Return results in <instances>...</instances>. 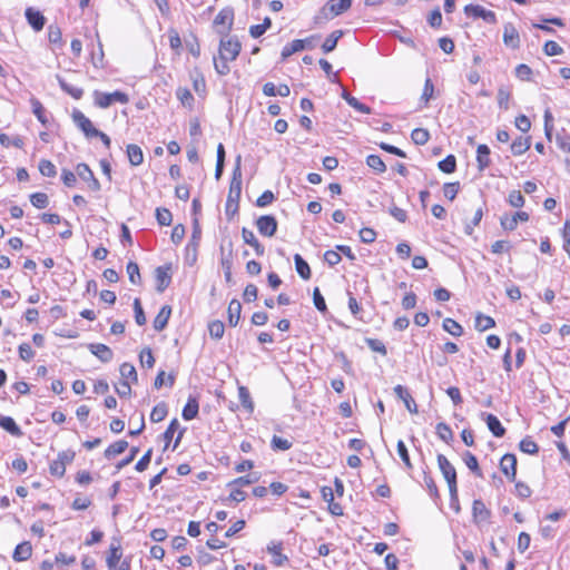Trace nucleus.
Here are the masks:
<instances>
[{"label":"nucleus","instance_id":"1","mask_svg":"<svg viewBox=\"0 0 570 570\" xmlns=\"http://www.w3.org/2000/svg\"><path fill=\"white\" fill-rule=\"evenodd\" d=\"M438 465L448 483L451 498L452 499L456 498L458 485H456L455 468L443 454H438Z\"/></svg>","mask_w":570,"mask_h":570},{"label":"nucleus","instance_id":"2","mask_svg":"<svg viewBox=\"0 0 570 570\" xmlns=\"http://www.w3.org/2000/svg\"><path fill=\"white\" fill-rule=\"evenodd\" d=\"M95 105L99 108L106 109L110 107L114 102L127 104L129 101V97L127 94L122 91L115 92H101L99 90H95L94 94Z\"/></svg>","mask_w":570,"mask_h":570},{"label":"nucleus","instance_id":"3","mask_svg":"<svg viewBox=\"0 0 570 570\" xmlns=\"http://www.w3.org/2000/svg\"><path fill=\"white\" fill-rule=\"evenodd\" d=\"M240 42L236 38H227L220 40L219 59L233 61L240 51Z\"/></svg>","mask_w":570,"mask_h":570},{"label":"nucleus","instance_id":"4","mask_svg":"<svg viewBox=\"0 0 570 570\" xmlns=\"http://www.w3.org/2000/svg\"><path fill=\"white\" fill-rule=\"evenodd\" d=\"M72 120L75 125L83 132L87 138L97 136L98 129L92 125L91 120L80 110H73Z\"/></svg>","mask_w":570,"mask_h":570},{"label":"nucleus","instance_id":"5","mask_svg":"<svg viewBox=\"0 0 570 570\" xmlns=\"http://www.w3.org/2000/svg\"><path fill=\"white\" fill-rule=\"evenodd\" d=\"M464 13L474 19L481 18L489 23H494L497 21L495 13L491 10H487L480 4H468L464 7Z\"/></svg>","mask_w":570,"mask_h":570},{"label":"nucleus","instance_id":"6","mask_svg":"<svg viewBox=\"0 0 570 570\" xmlns=\"http://www.w3.org/2000/svg\"><path fill=\"white\" fill-rule=\"evenodd\" d=\"M256 227L261 235L272 237L277 230V222L272 215H263L257 218Z\"/></svg>","mask_w":570,"mask_h":570},{"label":"nucleus","instance_id":"7","mask_svg":"<svg viewBox=\"0 0 570 570\" xmlns=\"http://www.w3.org/2000/svg\"><path fill=\"white\" fill-rule=\"evenodd\" d=\"M77 176L83 181L88 183V186L91 190L98 191L101 186L98 179L95 177L92 170L89 168L87 164H78L76 167Z\"/></svg>","mask_w":570,"mask_h":570},{"label":"nucleus","instance_id":"8","mask_svg":"<svg viewBox=\"0 0 570 570\" xmlns=\"http://www.w3.org/2000/svg\"><path fill=\"white\" fill-rule=\"evenodd\" d=\"M529 214L527 212H517L513 215H503L500 218L501 227L504 230H514L519 222H528Z\"/></svg>","mask_w":570,"mask_h":570},{"label":"nucleus","instance_id":"9","mask_svg":"<svg viewBox=\"0 0 570 570\" xmlns=\"http://www.w3.org/2000/svg\"><path fill=\"white\" fill-rule=\"evenodd\" d=\"M242 156L238 155L235 160V167L233 170V177L229 187V197L235 195L239 197L242 191Z\"/></svg>","mask_w":570,"mask_h":570},{"label":"nucleus","instance_id":"10","mask_svg":"<svg viewBox=\"0 0 570 570\" xmlns=\"http://www.w3.org/2000/svg\"><path fill=\"white\" fill-rule=\"evenodd\" d=\"M500 469L502 473L510 480L515 481L517 476V458L512 453H507L500 461Z\"/></svg>","mask_w":570,"mask_h":570},{"label":"nucleus","instance_id":"11","mask_svg":"<svg viewBox=\"0 0 570 570\" xmlns=\"http://www.w3.org/2000/svg\"><path fill=\"white\" fill-rule=\"evenodd\" d=\"M234 20V11L230 8L222 9L214 19L215 26H223L224 29L219 30V33L226 36L227 32L232 29Z\"/></svg>","mask_w":570,"mask_h":570},{"label":"nucleus","instance_id":"12","mask_svg":"<svg viewBox=\"0 0 570 570\" xmlns=\"http://www.w3.org/2000/svg\"><path fill=\"white\" fill-rule=\"evenodd\" d=\"M352 6V0H328L322 12L325 13L327 10L332 17H336L347 11Z\"/></svg>","mask_w":570,"mask_h":570},{"label":"nucleus","instance_id":"13","mask_svg":"<svg viewBox=\"0 0 570 570\" xmlns=\"http://www.w3.org/2000/svg\"><path fill=\"white\" fill-rule=\"evenodd\" d=\"M315 39H316V36H311V37H308L306 39L293 40L292 42L287 43L283 48V50H282V58L286 59V58L291 57L292 55H294L295 52L304 50L305 49V43L309 42L312 40H315Z\"/></svg>","mask_w":570,"mask_h":570},{"label":"nucleus","instance_id":"14","mask_svg":"<svg viewBox=\"0 0 570 570\" xmlns=\"http://www.w3.org/2000/svg\"><path fill=\"white\" fill-rule=\"evenodd\" d=\"M503 42L507 47L512 49H518L520 47L519 32L511 23H507L504 26Z\"/></svg>","mask_w":570,"mask_h":570},{"label":"nucleus","instance_id":"15","mask_svg":"<svg viewBox=\"0 0 570 570\" xmlns=\"http://www.w3.org/2000/svg\"><path fill=\"white\" fill-rule=\"evenodd\" d=\"M156 282H157V291L159 293L164 292L171 282L170 276V266H159L156 268Z\"/></svg>","mask_w":570,"mask_h":570},{"label":"nucleus","instance_id":"16","mask_svg":"<svg viewBox=\"0 0 570 570\" xmlns=\"http://www.w3.org/2000/svg\"><path fill=\"white\" fill-rule=\"evenodd\" d=\"M394 393L397 395L399 399H401L404 402L405 407L411 413H417V405L411 394L409 393L407 389L402 385H396L394 387Z\"/></svg>","mask_w":570,"mask_h":570},{"label":"nucleus","instance_id":"17","mask_svg":"<svg viewBox=\"0 0 570 570\" xmlns=\"http://www.w3.org/2000/svg\"><path fill=\"white\" fill-rule=\"evenodd\" d=\"M283 543L282 542H271L267 546V551L273 556V562L277 567L284 566L288 558L282 553Z\"/></svg>","mask_w":570,"mask_h":570},{"label":"nucleus","instance_id":"18","mask_svg":"<svg viewBox=\"0 0 570 570\" xmlns=\"http://www.w3.org/2000/svg\"><path fill=\"white\" fill-rule=\"evenodd\" d=\"M89 350L104 363L110 362L114 357L112 351L107 345L101 343L90 344Z\"/></svg>","mask_w":570,"mask_h":570},{"label":"nucleus","instance_id":"19","mask_svg":"<svg viewBox=\"0 0 570 570\" xmlns=\"http://www.w3.org/2000/svg\"><path fill=\"white\" fill-rule=\"evenodd\" d=\"M32 554V546L29 541L18 544L13 551L12 559L16 562L27 561Z\"/></svg>","mask_w":570,"mask_h":570},{"label":"nucleus","instance_id":"20","mask_svg":"<svg viewBox=\"0 0 570 570\" xmlns=\"http://www.w3.org/2000/svg\"><path fill=\"white\" fill-rule=\"evenodd\" d=\"M488 425V429L492 432L495 438H502L505 433V429L502 426L499 419L493 414H482Z\"/></svg>","mask_w":570,"mask_h":570},{"label":"nucleus","instance_id":"21","mask_svg":"<svg viewBox=\"0 0 570 570\" xmlns=\"http://www.w3.org/2000/svg\"><path fill=\"white\" fill-rule=\"evenodd\" d=\"M242 236L243 240L254 248L256 255H264V246L258 242V239L256 238L255 234L252 230L247 229L246 227H243Z\"/></svg>","mask_w":570,"mask_h":570},{"label":"nucleus","instance_id":"22","mask_svg":"<svg viewBox=\"0 0 570 570\" xmlns=\"http://www.w3.org/2000/svg\"><path fill=\"white\" fill-rule=\"evenodd\" d=\"M26 18H27L29 24L36 31L42 30V28L45 26V17H43V14L40 11L35 10L32 8H28L26 10Z\"/></svg>","mask_w":570,"mask_h":570},{"label":"nucleus","instance_id":"23","mask_svg":"<svg viewBox=\"0 0 570 570\" xmlns=\"http://www.w3.org/2000/svg\"><path fill=\"white\" fill-rule=\"evenodd\" d=\"M170 314H171L170 306H168V305L163 306L154 320V328L158 332L163 331L167 326Z\"/></svg>","mask_w":570,"mask_h":570},{"label":"nucleus","instance_id":"24","mask_svg":"<svg viewBox=\"0 0 570 570\" xmlns=\"http://www.w3.org/2000/svg\"><path fill=\"white\" fill-rule=\"evenodd\" d=\"M242 304L238 299H232L228 308V323L230 326H236L240 320Z\"/></svg>","mask_w":570,"mask_h":570},{"label":"nucleus","instance_id":"25","mask_svg":"<svg viewBox=\"0 0 570 570\" xmlns=\"http://www.w3.org/2000/svg\"><path fill=\"white\" fill-rule=\"evenodd\" d=\"M0 426L13 436H21L22 431L11 416H0Z\"/></svg>","mask_w":570,"mask_h":570},{"label":"nucleus","instance_id":"26","mask_svg":"<svg viewBox=\"0 0 570 570\" xmlns=\"http://www.w3.org/2000/svg\"><path fill=\"white\" fill-rule=\"evenodd\" d=\"M490 148L482 144L476 149V163L480 170H484L490 165Z\"/></svg>","mask_w":570,"mask_h":570},{"label":"nucleus","instance_id":"27","mask_svg":"<svg viewBox=\"0 0 570 570\" xmlns=\"http://www.w3.org/2000/svg\"><path fill=\"white\" fill-rule=\"evenodd\" d=\"M127 156L132 166H139L144 161V154L139 146L130 144L127 146Z\"/></svg>","mask_w":570,"mask_h":570},{"label":"nucleus","instance_id":"28","mask_svg":"<svg viewBox=\"0 0 570 570\" xmlns=\"http://www.w3.org/2000/svg\"><path fill=\"white\" fill-rule=\"evenodd\" d=\"M342 30H335L332 33H330L322 45L323 52L328 53L333 51L336 48L337 41L342 38Z\"/></svg>","mask_w":570,"mask_h":570},{"label":"nucleus","instance_id":"29","mask_svg":"<svg viewBox=\"0 0 570 570\" xmlns=\"http://www.w3.org/2000/svg\"><path fill=\"white\" fill-rule=\"evenodd\" d=\"M122 381H128L130 383H137L138 375L136 368L130 363H122L119 368Z\"/></svg>","mask_w":570,"mask_h":570},{"label":"nucleus","instance_id":"30","mask_svg":"<svg viewBox=\"0 0 570 570\" xmlns=\"http://www.w3.org/2000/svg\"><path fill=\"white\" fill-rule=\"evenodd\" d=\"M128 448V442L125 441V440H119L112 444H110L106 450H105V456L107 459H112L115 458L116 455H119L121 454L122 452L126 451V449Z\"/></svg>","mask_w":570,"mask_h":570},{"label":"nucleus","instance_id":"31","mask_svg":"<svg viewBox=\"0 0 570 570\" xmlns=\"http://www.w3.org/2000/svg\"><path fill=\"white\" fill-rule=\"evenodd\" d=\"M294 262H295V268H296L297 274L303 279H309L311 278V268H309V265L303 259V257L299 254H295Z\"/></svg>","mask_w":570,"mask_h":570},{"label":"nucleus","instance_id":"32","mask_svg":"<svg viewBox=\"0 0 570 570\" xmlns=\"http://www.w3.org/2000/svg\"><path fill=\"white\" fill-rule=\"evenodd\" d=\"M473 517L479 521H485L490 517V511L481 500H474L472 505Z\"/></svg>","mask_w":570,"mask_h":570},{"label":"nucleus","instance_id":"33","mask_svg":"<svg viewBox=\"0 0 570 570\" xmlns=\"http://www.w3.org/2000/svg\"><path fill=\"white\" fill-rule=\"evenodd\" d=\"M121 557H122V552H121L120 547L111 544L110 549H109V554L106 559L107 567L109 568V570H111L112 568H116V566L118 563H120Z\"/></svg>","mask_w":570,"mask_h":570},{"label":"nucleus","instance_id":"34","mask_svg":"<svg viewBox=\"0 0 570 570\" xmlns=\"http://www.w3.org/2000/svg\"><path fill=\"white\" fill-rule=\"evenodd\" d=\"M475 328L480 332H484L487 330H490L492 327H494L495 325V322L494 320L491 317V316H487V315H483L481 313H479L476 316H475Z\"/></svg>","mask_w":570,"mask_h":570},{"label":"nucleus","instance_id":"35","mask_svg":"<svg viewBox=\"0 0 570 570\" xmlns=\"http://www.w3.org/2000/svg\"><path fill=\"white\" fill-rule=\"evenodd\" d=\"M530 148L529 138L519 137L511 144V151L513 155L519 156L524 154Z\"/></svg>","mask_w":570,"mask_h":570},{"label":"nucleus","instance_id":"36","mask_svg":"<svg viewBox=\"0 0 570 570\" xmlns=\"http://www.w3.org/2000/svg\"><path fill=\"white\" fill-rule=\"evenodd\" d=\"M198 402L195 399H189L183 409V417L186 421L195 419L198 414Z\"/></svg>","mask_w":570,"mask_h":570},{"label":"nucleus","instance_id":"37","mask_svg":"<svg viewBox=\"0 0 570 570\" xmlns=\"http://www.w3.org/2000/svg\"><path fill=\"white\" fill-rule=\"evenodd\" d=\"M168 413L167 404L160 402L154 406L150 413V420L155 423L161 422Z\"/></svg>","mask_w":570,"mask_h":570},{"label":"nucleus","instance_id":"38","mask_svg":"<svg viewBox=\"0 0 570 570\" xmlns=\"http://www.w3.org/2000/svg\"><path fill=\"white\" fill-rule=\"evenodd\" d=\"M443 330L458 337L463 334V327L456 321L449 317L443 321Z\"/></svg>","mask_w":570,"mask_h":570},{"label":"nucleus","instance_id":"39","mask_svg":"<svg viewBox=\"0 0 570 570\" xmlns=\"http://www.w3.org/2000/svg\"><path fill=\"white\" fill-rule=\"evenodd\" d=\"M238 399L242 405L248 411L253 412L254 410V403L250 397V393L245 386L238 387Z\"/></svg>","mask_w":570,"mask_h":570},{"label":"nucleus","instance_id":"40","mask_svg":"<svg viewBox=\"0 0 570 570\" xmlns=\"http://www.w3.org/2000/svg\"><path fill=\"white\" fill-rule=\"evenodd\" d=\"M519 449L523 453L531 454V455L537 454L539 452L538 444L530 436H525L524 439H522L520 441Z\"/></svg>","mask_w":570,"mask_h":570},{"label":"nucleus","instance_id":"41","mask_svg":"<svg viewBox=\"0 0 570 570\" xmlns=\"http://www.w3.org/2000/svg\"><path fill=\"white\" fill-rule=\"evenodd\" d=\"M58 81H59V86L60 88L67 92L68 95H70L72 98L75 99H80L83 95V90L81 88H78V87H75V86H71L69 85L66 80H63L62 78H58Z\"/></svg>","mask_w":570,"mask_h":570},{"label":"nucleus","instance_id":"42","mask_svg":"<svg viewBox=\"0 0 570 570\" xmlns=\"http://www.w3.org/2000/svg\"><path fill=\"white\" fill-rule=\"evenodd\" d=\"M366 165L375 170L376 173H384L386 170V166L382 158L377 155H370L366 157Z\"/></svg>","mask_w":570,"mask_h":570},{"label":"nucleus","instance_id":"43","mask_svg":"<svg viewBox=\"0 0 570 570\" xmlns=\"http://www.w3.org/2000/svg\"><path fill=\"white\" fill-rule=\"evenodd\" d=\"M208 332H209L210 337H213L215 340H219L223 337V335L225 333V325L220 321H213L208 325Z\"/></svg>","mask_w":570,"mask_h":570},{"label":"nucleus","instance_id":"44","mask_svg":"<svg viewBox=\"0 0 570 570\" xmlns=\"http://www.w3.org/2000/svg\"><path fill=\"white\" fill-rule=\"evenodd\" d=\"M463 461L465 463V465L472 471L474 472L478 476H482V473H481V470L479 468V463H478V460L475 458L474 454H472L471 452H465L463 454Z\"/></svg>","mask_w":570,"mask_h":570},{"label":"nucleus","instance_id":"45","mask_svg":"<svg viewBox=\"0 0 570 570\" xmlns=\"http://www.w3.org/2000/svg\"><path fill=\"white\" fill-rule=\"evenodd\" d=\"M30 203L38 209L46 208L49 204L48 195L45 193H35L30 195Z\"/></svg>","mask_w":570,"mask_h":570},{"label":"nucleus","instance_id":"46","mask_svg":"<svg viewBox=\"0 0 570 570\" xmlns=\"http://www.w3.org/2000/svg\"><path fill=\"white\" fill-rule=\"evenodd\" d=\"M292 442L287 439L274 435L271 441V446L275 451H287L292 448Z\"/></svg>","mask_w":570,"mask_h":570},{"label":"nucleus","instance_id":"47","mask_svg":"<svg viewBox=\"0 0 570 570\" xmlns=\"http://www.w3.org/2000/svg\"><path fill=\"white\" fill-rule=\"evenodd\" d=\"M411 138L416 145H425L429 141L430 134L424 128H416L412 131Z\"/></svg>","mask_w":570,"mask_h":570},{"label":"nucleus","instance_id":"48","mask_svg":"<svg viewBox=\"0 0 570 570\" xmlns=\"http://www.w3.org/2000/svg\"><path fill=\"white\" fill-rule=\"evenodd\" d=\"M439 168L445 174H451L456 168V159L453 155L446 156L443 160L439 163Z\"/></svg>","mask_w":570,"mask_h":570},{"label":"nucleus","instance_id":"49","mask_svg":"<svg viewBox=\"0 0 570 570\" xmlns=\"http://www.w3.org/2000/svg\"><path fill=\"white\" fill-rule=\"evenodd\" d=\"M156 219L161 226H169L173 220V215L167 208H157L156 209Z\"/></svg>","mask_w":570,"mask_h":570},{"label":"nucleus","instance_id":"50","mask_svg":"<svg viewBox=\"0 0 570 570\" xmlns=\"http://www.w3.org/2000/svg\"><path fill=\"white\" fill-rule=\"evenodd\" d=\"M176 96L184 106L193 108L194 97L187 88H178Z\"/></svg>","mask_w":570,"mask_h":570},{"label":"nucleus","instance_id":"51","mask_svg":"<svg viewBox=\"0 0 570 570\" xmlns=\"http://www.w3.org/2000/svg\"><path fill=\"white\" fill-rule=\"evenodd\" d=\"M127 274H128L129 281L134 285L140 284L141 278H140L138 264H136L135 262H129L127 264Z\"/></svg>","mask_w":570,"mask_h":570},{"label":"nucleus","instance_id":"52","mask_svg":"<svg viewBox=\"0 0 570 570\" xmlns=\"http://www.w3.org/2000/svg\"><path fill=\"white\" fill-rule=\"evenodd\" d=\"M39 171L42 176L55 177L57 174L56 166L47 159H41L39 163Z\"/></svg>","mask_w":570,"mask_h":570},{"label":"nucleus","instance_id":"53","mask_svg":"<svg viewBox=\"0 0 570 570\" xmlns=\"http://www.w3.org/2000/svg\"><path fill=\"white\" fill-rule=\"evenodd\" d=\"M436 434L444 442H449L453 438L451 428L443 422L436 425Z\"/></svg>","mask_w":570,"mask_h":570},{"label":"nucleus","instance_id":"54","mask_svg":"<svg viewBox=\"0 0 570 570\" xmlns=\"http://www.w3.org/2000/svg\"><path fill=\"white\" fill-rule=\"evenodd\" d=\"M165 376H166V373L164 371H159V373L157 374V376L155 379V382H154V386L156 389H160L164 384H167L170 387L174 385V383H175V375L174 374H169L167 376V381H165Z\"/></svg>","mask_w":570,"mask_h":570},{"label":"nucleus","instance_id":"55","mask_svg":"<svg viewBox=\"0 0 570 570\" xmlns=\"http://www.w3.org/2000/svg\"><path fill=\"white\" fill-rule=\"evenodd\" d=\"M32 112L36 115L38 120L42 124H47V118L45 117V108L42 104L38 99H31Z\"/></svg>","mask_w":570,"mask_h":570},{"label":"nucleus","instance_id":"56","mask_svg":"<svg viewBox=\"0 0 570 570\" xmlns=\"http://www.w3.org/2000/svg\"><path fill=\"white\" fill-rule=\"evenodd\" d=\"M459 189H460L459 183H446L443 186V195L449 200H453L456 197Z\"/></svg>","mask_w":570,"mask_h":570},{"label":"nucleus","instance_id":"57","mask_svg":"<svg viewBox=\"0 0 570 570\" xmlns=\"http://www.w3.org/2000/svg\"><path fill=\"white\" fill-rule=\"evenodd\" d=\"M141 366L151 368L155 364V358L150 348H144L139 355Z\"/></svg>","mask_w":570,"mask_h":570},{"label":"nucleus","instance_id":"58","mask_svg":"<svg viewBox=\"0 0 570 570\" xmlns=\"http://www.w3.org/2000/svg\"><path fill=\"white\" fill-rule=\"evenodd\" d=\"M134 311H135V321L138 325H145L146 324V316L144 313V309L141 307V303L139 298H135L134 301Z\"/></svg>","mask_w":570,"mask_h":570},{"label":"nucleus","instance_id":"59","mask_svg":"<svg viewBox=\"0 0 570 570\" xmlns=\"http://www.w3.org/2000/svg\"><path fill=\"white\" fill-rule=\"evenodd\" d=\"M19 356L24 362H30L35 357V352L28 343L19 345Z\"/></svg>","mask_w":570,"mask_h":570},{"label":"nucleus","instance_id":"60","mask_svg":"<svg viewBox=\"0 0 570 570\" xmlns=\"http://www.w3.org/2000/svg\"><path fill=\"white\" fill-rule=\"evenodd\" d=\"M531 75H532V69L528 65L520 63V65L517 66V68H515V76L520 80L528 81V80H530Z\"/></svg>","mask_w":570,"mask_h":570},{"label":"nucleus","instance_id":"61","mask_svg":"<svg viewBox=\"0 0 570 570\" xmlns=\"http://www.w3.org/2000/svg\"><path fill=\"white\" fill-rule=\"evenodd\" d=\"M397 453L407 469H412V463L405 443L400 440L397 442Z\"/></svg>","mask_w":570,"mask_h":570},{"label":"nucleus","instance_id":"62","mask_svg":"<svg viewBox=\"0 0 570 570\" xmlns=\"http://www.w3.org/2000/svg\"><path fill=\"white\" fill-rule=\"evenodd\" d=\"M508 202L512 207L520 208L524 205V197L519 190H512L509 194Z\"/></svg>","mask_w":570,"mask_h":570},{"label":"nucleus","instance_id":"63","mask_svg":"<svg viewBox=\"0 0 570 570\" xmlns=\"http://www.w3.org/2000/svg\"><path fill=\"white\" fill-rule=\"evenodd\" d=\"M543 51L547 56H558L563 50L556 41L549 40L544 43Z\"/></svg>","mask_w":570,"mask_h":570},{"label":"nucleus","instance_id":"64","mask_svg":"<svg viewBox=\"0 0 570 570\" xmlns=\"http://www.w3.org/2000/svg\"><path fill=\"white\" fill-rule=\"evenodd\" d=\"M366 344L372 351L377 352L382 355H386L387 353L385 345L380 340L366 338Z\"/></svg>","mask_w":570,"mask_h":570}]
</instances>
